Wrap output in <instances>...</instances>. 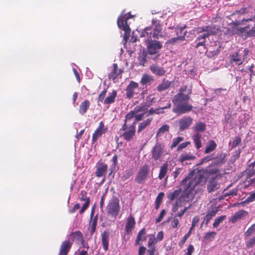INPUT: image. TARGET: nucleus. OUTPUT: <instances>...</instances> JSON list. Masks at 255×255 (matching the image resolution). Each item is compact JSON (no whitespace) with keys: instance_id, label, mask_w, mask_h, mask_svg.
I'll use <instances>...</instances> for the list:
<instances>
[{"instance_id":"obj_1","label":"nucleus","mask_w":255,"mask_h":255,"mask_svg":"<svg viewBox=\"0 0 255 255\" xmlns=\"http://www.w3.org/2000/svg\"><path fill=\"white\" fill-rule=\"evenodd\" d=\"M187 90V86L181 87L179 92L174 95L172 102L175 106L172 110L173 112L178 115H182L190 112L193 109L192 105L189 104L190 95L191 90H189L187 94H185Z\"/></svg>"},{"instance_id":"obj_2","label":"nucleus","mask_w":255,"mask_h":255,"mask_svg":"<svg viewBox=\"0 0 255 255\" xmlns=\"http://www.w3.org/2000/svg\"><path fill=\"white\" fill-rule=\"evenodd\" d=\"M68 239L61 243L58 255H67L71 249L73 242L77 244L81 243L84 245V244L83 234L80 231L70 233L69 235Z\"/></svg>"},{"instance_id":"obj_3","label":"nucleus","mask_w":255,"mask_h":255,"mask_svg":"<svg viewBox=\"0 0 255 255\" xmlns=\"http://www.w3.org/2000/svg\"><path fill=\"white\" fill-rule=\"evenodd\" d=\"M204 179V176L201 172H198L192 179H190L188 177H185L181 181V185H184L187 183H188L185 186L184 192L187 194L191 193L195 186L201 184Z\"/></svg>"},{"instance_id":"obj_4","label":"nucleus","mask_w":255,"mask_h":255,"mask_svg":"<svg viewBox=\"0 0 255 255\" xmlns=\"http://www.w3.org/2000/svg\"><path fill=\"white\" fill-rule=\"evenodd\" d=\"M153 23V28L147 27L144 29L143 36H146L147 37L158 39L163 37L162 32V26L157 20H152Z\"/></svg>"},{"instance_id":"obj_5","label":"nucleus","mask_w":255,"mask_h":255,"mask_svg":"<svg viewBox=\"0 0 255 255\" xmlns=\"http://www.w3.org/2000/svg\"><path fill=\"white\" fill-rule=\"evenodd\" d=\"M120 211L119 199L113 196L109 201L106 207L107 215L114 221L118 216Z\"/></svg>"},{"instance_id":"obj_6","label":"nucleus","mask_w":255,"mask_h":255,"mask_svg":"<svg viewBox=\"0 0 255 255\" xmlns=\"http://www.w3.org/2000/svg\"><path fill=\"white\" fill-rule=\"evenodd\" d=\"M131 119H127L126 116L124 120V123L120 129V131H123V132L121 134V136L124 138L125 140L128 141H131L133 139L135 135V126L131 124L128 126V123H129Z\"/></svg>"},{"instance_id":"obj_7","label":"nucleus","mask_w":255,"mask_h":255,"mask_svg":"<svg viewBox=\"0 0 255 255\" xmlns=\"http://www.w3.org/2000/svg\"><path fill=\"white\" fill-rule=\"evenodd\" d=\"M130 17V15H127V14H124L123 12L117 21L119 28L122 29L125 32L124 37L125 39H128L130 34V29L127 24V21Z\"/></svg>"},{"instance_id":"obj_8","label":"nucleus","mask_w":255,"mask_h":255,"mask_svg":"<svg viewBox=\"0 0 255 255\" xmlns=\"http://www.w3.org/2000/svg\"><path fill=\"white\" fill-rule=\"evenodd\" d=\"M147 51L149 55L155 54L162 47V43L154 39L147 37Z\"/></svg>"},{"instance_id":"obj_9","label":"nucleus","mask_w":255,"mask_h":255,"mask_svg":"<svg viewBox=\"0 0 255 255\" xmlns=\"http://www.w3.org/2000/svg\"><path fill=\"white\" fill-rule=\"evenodd\" d=\"M149 167L147 164L141 166L135 177V181L138 184H143L147 178Z\"/></svg>"},{"instance_id":"obj_10","label":"nucleus","mask_w":255,"mask_h":255,"mask_svg":"<svg viewBox=\"0 0 255 255\" xmlns=\"http://www.w3.org/2000/svg\"><path fill=\"white\" fill-rule=\"evenodd\" d=\"M108 128L105 125L104 123L102 121L100 122L98 128L93 133L92 138L93 143L96 142L103 134L106 133L108 131Z\"/></svg>"},{"instance_id":"obj_11","label":"nucleus","mask_w":255,"mask_h":255,"mask_svg":"<svg viewBox=\"0 0 255 255\" xmlns=\"http://www.w3.org/2000/svg\"><path fill=\"white\" fill-rule=\"evenodd\" d=\"M148 109V107L145 103L140 104L139 106H137L134 108L133 110L130 111L129 112L127 113L126 115L127 119H132L134 118L135 114L140 112L145 114L147 112Z\"/></svg>"},{"instance_id":"obj_12","label":"nucleus","mask_w":255,"mask_h":255,"mask_svg":"<svg viewBox=\"0 0 255 255\" xmlns=\"http://www.w3.org/2000/svg\"><path fill=\"white\" fill-rule=\"evenodd\" d=\"M164 145L159 142L156 144L153 147L151 154L152 158L154 161H156L160 158L161 156L163 154Z\"/></svg>"},{"instance_id":"obj_13","label":"nucleus","mask_w":255,"mask_h":255,"mask_svg":"<svg viewBox=\"0 0 255 255\" xmlns=\"http://www.w3.org/2000/svg\"><path fill=\"white\" fill-rule=\"evenodd\" d=\"M180 130L188 128L192 124L193 119L190 117H184L177 122Z\"/></svg>"},{"instance_id":"obj_14","label":"nucleus","mask_w":255,"mask_h":255,"mask_svg":"<svg viewBox=\"0 0 255 255\" xmlns=\"http://www.w3.org/2000/svg\"><path fill=\"white\" fill-rule=\"evenodd\" d=\"M138 84L134 81H131L127 86L126 91V96L128 99H131L135 94V90L138 88Z\"/></svg>"},{"instance_id":"obj_15","label":"nucleus","mask_w":255,"mask_h":255,"mask_svg":"<svg viewBox=\"0 0 255 255\" xmlns=\"http://www.w3.org/2000/svg\"><path fill=\"white\" fill-rule=\"evenodd\" d=\"M81 197L80 198V200L82 201H85V203L83 205L82 208L79 211L80 214H83L85 211L88 208L90 203V197H87V193L84 191L82 190L80 193Z\"/></svg>"},{"instance_id":"obj_16","label":"nucleus","mask_w":255,"mask_h":255,"mask_svg":"<svg viewBox=\"0 0 255 255\" xmlns=\"http://www.w3.org/2000/svg\"><path fill=\"white\" fill-rule=\"evenodd\" d=\"M244 62V57L243 56L242 54L240 53V50L230 55V62L231 63L235 62L237 65H241Z\"/></svg>"},{"instance_id":"obj_17","label":"nucleus","mask_w":255,"mask_h":255,"mask_svg":"<svg viewBox=\"0 0 255 255\" xmlns=\"http://www.w3.org/2000/svg\"><path fill=\"white\" fill-rule=\"evenodd\" d=\"M149 70L152 74L159 77L164 76L166 73L164 68L160 67L156 64H152L149 67Z\"/></svg>"},{"instance_id":"obj_18","label":"nucleus","mask_w":255,"mask_h":255,"mask_svg":"<svg viewBox=\"0 0 255 255\" xmlns=\"http://www.w3.org/2000/svg\"><path fill=\"white\" fill-rule=\"evenodd\" d=\"M108 169V165L102 162H98L97 164V169L95 172L96 176L98 177L103 176Z\"/></svg>"},{"instance_id":"obj_19","label":"nucleus","mask_w":255,"mask_h":255,"mask_svg":"<svg viewBox=\"0 0 255 255\" xmlns=\"http://www.w3.org/2000/svg\"><path fill=\"white\" fill-rule=\"evenodd\" d=\"M135 225V221L134 217L130 215L127 220V223L125 226V231L127 234H130L131 233Z\"/></svg>"},{"instance_id":"obj_20","label":"nucleus","mask_w":255,"mask_h":255,"mask_svg":"<svg viewBox=\"0 0 255 255\" xmlns=\"http://www.w3.org/2000/svg\"><path fill=\"white\" fill-rule=\"evenodd\" d=\"M121 73L122 70L121 69H119L117 64L114 63L113 65V69L112 71L108 75L109 79L115 80L120 74H121Z\"/></svg>"},{"instance_id":"obj_21","label":"nucleus","mask_w":255,"mask_h":255,"mask_svg":"<svg viewBox=\"0 0 255 255\" xmlns=\"http://www.w3.org/2000/svg\"><path fill=\"white\" fill-rule=\"evenodd\" d=\"M248 214V212L245 210H241L236 212L230 218L229 221L235 223L242 219L243 217Z\"/></svg>"},{"instance_id":"obj_22","label":"nucleus","mask_w":255,"mask_h":255,"mask_svg":"<svg viewBox=\"0 0 255 255\" xmlns=\"http://www.w3.org/2000/svg\"><path fill=\"white\" fill-rule=\"evenodd\" d=\"M185 27H186L185 25L183 27H181L179 29V31H177V35H178V36L177 37H174V38H173L170 39L166 43H171V44H174V43H175V42H177L179 40H180V41L184 40H185V36L186 35V31L184 32L183 35H179V33L180 32V34H181V32L184 30V29L185 28Z\"/></svg>"},{"instance_id":"obj_23","label":"nucleus","mask_w":255,"mask_h":255,"mask_svg":"<svg viewBox=\"0 0 255 255\" xmlns=\"http://www.w3.org/2000/svg\"><path fill=\"white\" fill-rule=\"evenodd\" d=\"M153 118L150 117L140 122L138 126L137 132L140 133L151 125Z\"/></svg>"},{"instance_id":"obj_24","label":"nucleus","mask_w":255,"mask_h":255,"mask_svg":"<svg viewBox=\"0 0 255 255\" xmlns=\"http://www.w3.org/2000/svg\"><path fill=\"white\" fill-rule=\"evenodd\" d=\"M171 82L169 80L163 78L162 82L156 87V90L158 92H162L168 89L171 86Z\"/></svg>"},{"instance_id":"obj_25","label":"nucleus","mask_w":255,"mask_h":255,"mask_svg":"<svg viewBox=\"0 0 255 255\" xmlns=\"http://www.w3.org/2000/svg\"><path fill=\"white\" fill-rule=\"evenodd\" d=\"M145 235L146 230L144 228H143L137 234V236L136 237V239L135 242V245H141L142 244V241L146 240V237L145 236Z\"/></svg>"},{"instance_id":"obj_26","label":"nucleus","mask_w":255,"mask_h":255,"mask_svg":"<svg viewBox=\"0 0 255 255\" xmlns=\"http://www.w3.org/2000/svg\"><path fill=\"white\" fill-rule=\"evenodd\" d=\"M101 237L103 249L105 251H107L109 249V234L107 231H104L102 233Z\"/></svg>"},{"instance_id":"obj_27","label":"nucleus","mask_w":255,"mask_h":255,"mask_svg":"<svg viewBox=\"0 0 255 255\" xmlns=\"http://www.w3.org/2000/svg\"><path fill=\"white\" fill-rule=\"evenodd\" d=\"M218 210L217 208H214L212 210H208L207 214L204 217V222H205L206 225H207L213 217H215L217 213Z\"/></svg>"},{"instance_id":"obj_28","label":"nucleus","mask_w":255,"mask_h":255,"mask_svg":"<svg viewBox=\"0 0 255 255\" xmlns=\"http://www.w3.org/2000/svg\"><path fill=\"white\" fill-rule=\"evenodd\" d=\"M93 215H94V212L92 211L91 213V215H90V218L91 220V226H90V232L91 235H92L96 231L97 224V220H98L97 216H96L93 219Z\"/></svg>"},{"instance_id":"obj_29","label":"nucleus","mask_w":255,"mask_h":255,"mask_svg":"<svg viewBox=\"0 0 255 255\" xmlns=\"http://www.w3.org/2000/svg\"><path fill=\"white\" fill-rule=\"evenodd\" d=\"M90 105L89 100H85L82 102L79 106V112L82 115H84L87 111Z\"/></svg>"},{"instance_id":"obj_30","label":"nucleus","mask_w":255,"mask_h":255,"mask_svg":"<svg viewBox=\"0 0 255 255\" xmlns=\"http://www.w3.org/2000/svg\"><path fill=\"white\" fill-rule=\"evenodd\" d=\"M117 95V91L116 90L113 91V92L109 94V96L105 98L104 104L105 105H108L113 103L115 101Z\"/></svg>"},{"instance_id":"obj_31","label":"nucleus","mask_w":255,"mask_h":255,"mask_svg":"<svg viewBox=\"0 0 255 255\" xmlns=\"http://www.w3.org/2000/svg\"><path fill=\"white\" fill-rule=\"evenodd\" d=\"M217 146V145L214 140H210L208 142V144L206 146L204 153L207 154L214 151Z\"/></svg>"},{"instance_id":"obj_32","label":"nucleus","mask_w":255,"mask_h":255,"mask_svg":"<svg viewBox=\"0 0 255 255\" xmlns=\"http://www.w3.org/2000/svg\"><path fill=\"white\" fill-rule=\"evenodd\" d=\"M195 158V156L193 155L190 152H184L180 155L179 161L181 162H183L188 160H194Z\"/></svg>"},{"instance_id":"obj_33","label":"nucleus","mask_w":255,"mask_h":255,"mask_svg":"<svg viewBox=\"0 0 255 255\" xmlns=\"http://www.w3.org/2000/svg\"><path fill=\"white\" fill-rule=\"evenodd\" d=\"M217 182L215 179H212L207 184V188L209 193L214 191L218 189Z\"/></svg>"},{"instance_id":"obj_34","label":"nucleus","mask_w":255,"mask_h":255,"mask_svg":"<svg viewBox=\"0 0 255 255\" xmlns=\"http://www.w3.org/2000/svg\"><path fill=\"white\" fill-rule=\"evenodd\" d=\"M201 136V134L198 132H196L192 136V139L197 149H199L202 147Z\"/></svg>"},{"instance_id":"obj_35","label":"nucleus","mask_w":255,"mask_h":255,"mask_svg":"<svg viewBox=\"0 0 255 255\" xmlns=\"http://www.w3.org/2000/svg\"><path fill=\"white\" fill-rule=\"evenodd\" d=\"M153 81L154 79L151 76L144 74L142 76L140 82L142 85H144L146 84H150Z\"/></svg>"},{"instance_id":"obj_36","label":"nucleus","mask_w":255,"mask_h":255,"mask_svg":"<svg viewBox=\"0 0 255 255\" xmlns=\"http://www.w3.org/2000/svg\"><path fill=\"white\" fill-rule=\"evenodd\" d=\"M168 165L167 163H164L161 166L158 175V178L162 180L166 175L168 171Z\"/></svg>"},{"instance_id":"obj_37","label":"nucleus","mask_w":255,"mask_h":255,"mask_svg":"<svg viewBox=\"0 0 255 255\" xmlns=\"http://www.w3.org/2000/svg\"><path fill=\"white\" fill-rule=\"evenodd\" d=\"M192 128L194 131L203 132L206 129V124L203 122H199L195 124Z\"/></svg>"},{"instance_id":"obj_38","label":"nucleus","mask_w":255,"mask_h":255,"mask_svg":"<svg viewBox=\"0 0 255 255\" xmlns=\"http://www.w3.org/2000/svg\"><path fill=\"white\" fill-rule=\"evenodd\" d=\"M181 192V189H178L175 190L172 192H170L167 195V198L170 201L173 200L174 199L177 198Z\"/></svg>"},{"instance_id":"obj_39","label":"nucleus","mask_w":255,"mask_h":255,"mask_svg":"<svg viewBox=\"0 0 255 255\" xmlns=\"http://www.w3.org/2000/svg\"><path fill=\"white\" fill-rule=\"evenodd\" d=\"M169 130V126L165 124L161 126L156 132V136L159 137L162 135L164 133L168 131Z\"/></svg>"},{"instance_id":"obj_40","label":"nucleus","mask_w":255,"mask_h":255,"mask_svg":"<svg viewBox=\"0 0 255 255\" xmlns=\"http://www.w3.org/2000/svg\"><path fill=\"white\" fill-rule=\"evenodd\" d=\"M164 194L163 192L159 193L157 196L155 200V208L156 210H158L160 207V205L162 202L163 198L164 197Z\"/></svg>"},{"instance_id":"obj_41","label":"nucleus","mask_w":255,"mask_h":255,"mask_svg":"<svg viewBox=\"0 0 255 255\" xmlns=\"http://www.w3.org/2000/svg\"><path fill=\"white\" fill-rule=\"evenodd\" d=\"M248 27V26H246L243 28H239L236 26H233L230 28V30L232 34H241L243 33Z\"/></svg>"},{"instance_id":"obj_42","label":"nucleus","mask_w":255,"mask_h":255,"mask_svg":"<svg viewBox=\"0 0 255 255\" xmlns=\"http://www.w3.org/2000/svg\"><path fill=\"white\" fill-rule=\"evenodd\" d=\"M226 219V215L221 216L215 219V221L213 224V226L214 228H217L218 226L224 220Z\"/></svg>"},{"instance_id":"obj_43","label":"nucleus","mask_w":255,"mask_h":255,"mask_svg":"<svg viewBox=\"0 0 255 255\" xmlns=\"http://www.w3.org/2000/svg\"><path fill=\"white\" fill-rule=\"evenodd\" d=\"M192 228H190L188 232L182 238V239L179 242V246L180 248H183V246L187 240V239L190 237L191 232H192Z\"/></svg>"},{"instance_id":"obj_44","label":"nucleus","mask_w":255,"mask_h":255,"mask_svg":"<svg viewBox=\"0 0 255 255\" xmlns=\"http://www.w3.org/2000/svg\"><path fill=\"white\" fill-rule=\"evenodd\" d=\"M255 232V223L253 224L249 229L244 233V236L245 238L250 237Z\"/></svg>"},{"instance_id":"obj_45","label":"nucleus","mask_w":255,"mask_h":255,"mask_svg":"<svg viewBox=\"0 0 255 255\" xmlns=\"http://www.w3.org/2000/svg\"><path fill=\"white\" fill-rule=\"evenodd\" d=\"M216 233L215 232H211L207 233L204 238L205 240L212 241L215 237Z\"/></svg>"},{"instance_id":"obj_46","label":"nucleus","mask_w":255,"mask_h":255,"mask_svg":"<svg viewBox=\"0 0 255 255\" xmlns=\"http://www.w3.org/2000/svg\"><path fill=\"white\" fill-rule=\"evenodd\" d=\"M184 138L181 136H178L176 138H175L173 139L172 143L170 145V148L171 149L175 147L180 142L183 141Z\"/></svg>"},{"instance_id":"obj_47","label":"nucleus","mask_w":255,"mask_h":255,"mask_svg":"<svg viewBox=\"0 0 255 255\" xmlns=\"http://www.w3.org/2000/svg\"><path fill=\"white\" fill-rule=\"evenodd\" d=\"M213 28L212 26H204L203 27H199L197 28V32L198 33L204 32H211L210 29Z\"/></svg>"},{"instance_id":"obj_48","label":"nucleus","mask_w":255,"mask_h":255,"mask_svg":"<svg viewBox=\"0 0 255 255\" xmlns=\"http://www.w3.org/2000/svg\"><path fill=\"white\" fill-rule=\"evenodd\" d=\"M255 245V236L251 238L246 243L247 248L251 249Z\"/></svg>"},{"instance_id":"obj_49","label":"nucleus","mask_w":255,"mask_h":255,"mask_svg":"<svg viewBox=\"0 0 255 255\" xmlns=\"http://www.w3.org/2000/svg\"><path fill=\"white\" fill-rule=\"evenodd\" d=\"M132 171L131 170H126L124 172L123 176H122V180L123 181H125L126 180L129 179L130 177V176L132 175Z\"/></svg>"},{"instance_id":"obj_50","label":"nucleus","mask_w":255,"mask_h":255,"mask_svg":"<svg viewBox=\"0 0 255 255\" xmlns=\"http://www.w3.org/2000/svg\"><path fill=\"white\" fill-rule=\"evenodd\" d=\"M156 243V240L154 236H152L148 239L147 247L148 248H155L154 246L155 244Z\"/></svg>"},{"instance_id":"obj_51","label":"nucleus","mask_w":255,"mask_h":255,"mask_svg":"<svg viewBox=\"0 0 255 255\" xmlns=\"http://www.w3.org/2000/svg\"><path fill=\"white\" fill-rule=\"evenodd\" d=\"M144 115L145 114L144 113H141V114L137 113L136 114H135V116H134V118H135L134 121L132 124L133 125H134V126H135V125L137 122L141 121L143 119Z\"/></svg>"},{"instance_id":"obj_52","label":"nucleus","mask_w":255,"mask_h":255,"mask_svg":"<svg viewBox=\"0 0 255 255\" xmlns=\"http://www.w3.org/2000/svg\"><path fill=\"white\" fill-rule=\"evenodd\" d=\"M241 138L239 136H235L233 140L232 148H236L241 142Z\"/></svg>"},{"instance_id":"obj_53","label":"nucleus","mask_w":255,"mask_h":255,"mask_svg":"<svg viewBox=\"0 0 255 255\" xmlns=\"http://www.w3.org/2000/svg\"><path fill=\"white\" fill-rule=\"evenodd\" d=\"M146 56L142 54L138 57V61L140 65L144 66L146 62Z\"/></svg>"},{"instance_id":"obj_54","label":"nucleus","mask_w":255,"mask_h":255,"mask_svg":"<svg viewBox=\"0 0 255 255\" xmlns=\"http://www.w3.org/2000/svg\"><path fill=\"white\" fill-rule=\"evenodd\" d=\"M210 31L211 32H204V33L203 34L200 35L199 36L206 39V38L208 37L210 35L214 34L216 33L215 31V29L213 27L210 29Z\"/></svg>"},{"instance_id":"obj_55","label":"nucleus","mask_w":255,"mask_h":255,"mask_svg":"<svg viewBox=\"0 0 255 255\" xmlns=\"http://www.w3.org/2000/svg\"><path fill=\"white\" fill-rule=\"evenodd\" d=\"M214 159V158L212 157V155H207L201 160V161L199 163L198 165H201L203 163L208 162Z\"/></svg>"},{"instance_id":"obj_56","label":"nucleus","mask_w":255,"mask_h":255,"mask_svg":"<svg viewBox=\"0 0 255 255\" xmlns=\"http://www.w3.org/2000/svg\"><path fill=\"white\" fill-rule=\"evenodd\" d=\"M179 224V221L176 216H174L171 222V226L173 229L177 228Z\"/></svg>"},{"instance_id":"obj_57","label":"nucleus","mask_w":255,"mask_h":255,"mask_svg":"<svg viewBox=\"0 0 255 255\" xmlns=\"http://www.w3.org/2000/svg\"><path fill=\"white\" fill-rule=\"evenodd\" d=\"M107 93V89H104L101 93L99 94L98 99V102H102L103 100L105 98V97L106 96Z\"/></svg>"},{"instance_id":"obj_58","label":"nucleus","mask_w":255,"mask_h":255,"mask_svg":"<svg viewBox=\"0 0 255 255\" xmlns=\"http://www.w3.org/2000/svg\"><path fill=\"white\" fill-rule=\"evenodd\" d=\"M255 200V192L252 193L243 203H248Z\"/></svg>"},{"instance_id":"obj_59","label":"nucleus","mask_w":255,"mask_h":255,"mask_svg":"<svg viewBox=\"0 0 255 255\" xmlns=\"http://www.w3.org/2000/svg\"><path fill=\"white\" fill-rule=\"evenodd\" d=\"M166 104H164V105L163 104H162L163 102H161L160 104L162 105V106L158 107V109H169L171 106V104L169 101L167 100V101H166Z\"/></svg>"},{"instance_id":"obj_60","label":"nucleus","mask_w":255,"mask_h":255,"mask_svg":"<svg viewBox=\"0 0 255 255\" xmlns=\"http://www.w3.org/2000/svg\"><path fill=\"white\" fill-rule=\"evenodd\" d=\"M237 190H231L228 192H224L223 196L224 197H227L230 196H235L237 195Z\"/></svg>"},{"instance_id":"obj_61","label":"nucleus","mask_w":255,"mask_h":255,"mask_svg":"<svg viewBox=\"0 0 255 255\" xmlns=\"http://www.w3.org/2000/svg\"><path fill=\"white\" fill-rule=\"evenodd\" d=\"M165 214H166V211L164 209H163L161 211L158 218L156 219V221H155L156 223H159L163 219V217L165 216Z\"/></svg>"},{"instance_id":"obj_62","label":"nucleus","mask_w":255,"mask_h":255,"mask_svg":"<svg viewBox=\"0 0 255 255\" xmlns=\"http://www.w3.org/2000/svg\"><path fill=\"white\" fill-rule=\"evenodd\" d=\"M187 252L185 255H192V253L194 252V247L192 245H189L187 249Z\"/></svg>"},{"instance_id":"obj_63","label":"nucleus","mask_w":255,"mask_h":255,"mask_svg":"<svg viewBox=\"0 0 255 255\" xmlns=\"http://www.w3.org/2000/svg\"><path fill=\"white\" fill-rule=\"evenodd\" d=\"M247 13V8L242 7L240 9L236 10L234 12V14L243 15Z\"/></svg>"},{"instance_id":"obj_64","label":"nucleus","mask_w":255,"mask_h":255,"mask_svg":"<svg viewBox=\"0 0 255 255\" xmlns=\"http://www.w3.org/2000/svg\"><path fill=\"white\" fill-rule=\"evenodd\" d=\"M190 144V141H186L182 143L181 144H179L177 147V151L181 150V149L185 148L188 145Z\"/></svg>"}]
</instances>
